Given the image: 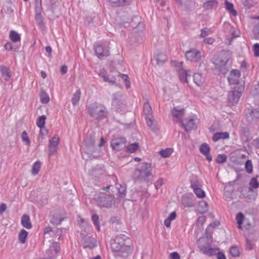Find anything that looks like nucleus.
I'll return each mask as SVG.
<instances>
[{
	"label": "nucleus",
	"mask_w": 259,
	"mask_h": 259,
	"mask_svg": "<svg viewBox=\"0 0 259 259\" xmlns=\"http://www.w3.org/2000/svg\"><path fill=\"white\" fill-rule=\"evenodd\" d=\"M128 239L124 235H119L113 240L111 244V249L116 258L126 257L131 251V248L127 244Z\"/></svg>",
	"instance_id": "f257e3e1"
},
{
	"label": "nucleus",
	"mask_w": 259,
	"mask_h": 259,
	"mask_svg": "<svg viewBox=\"0 0 259 259\" xmlns=\"http://www.w3.org/2000/svg\"><path fill=\"white\" fill-rule=\"evenodd\" d=\"M134 177L135 179L146 182L152 181L153 177L152 175L151 164L149 163H142L141 169L135 170Z\"/></svg>",
	"instance_id": "f03ea898"
},
{
	"label": "nucleus",
	"mask_w": 259,
	"mask_h": 259,
	"mask_svg": "<svg viewBox=\"0 0 259 259\" xmlns=\"http://www.w3.org/2000/svg\"><path fill=\"white\" fill-rule=\"evenodd\" d=\"M90 115L97 119H101L107 115L105 107L102 104L94 103L88 107Z\"/></svg>",
	"instance_id": "7ed1b4c3"
},
{
	"label": "nucleus",
	"mask_w": 259,
	"mask_h": 259,
	"mask_svg": "<svg viewBox=\"0 0 259 259\" xmlns=\"http://www.w3.org/2000/svg\"><path fill=\"white\" fill-rule=\"evenodd\" d=\"M243 90L244 87L243 85H238L234 88V91L229 93L228 101L231 105L236 104L238 102Z\"/></svg>",
	"instance_id": "20e7f679"
},
{
	"label": "nucleus",
	"mask_w": 259,
	"mask_h": 259,
	"mask_svg": "<svg viewBox=\"0 0 259 259\" xmlns=\"http://www.w3.org/2000/svg\"><path fill=\"white\" fill-rule=\"evenodd\" d=\"M126 139L123 137L116 138L111 141V146L113 150L119 151L125 147Z\"/></svg>",
	"instance_id": "39448f33"
},
{
	"label": "nucleus",
	"mask_w": 259,
	"mask_h": 259,
	"mask_svg": "<svg viewBox=\"0 0 259 259\" xmlns=\"http://www.w3.org/2000/svg\"><path fill=\"white\" fill-rule=\"evenodd\" d=\"M185 57L191 62H198L201 58V53L196 49H192L186 52Z\"/></svg>",
	"instance_id": "423d86ee"
},
{
	"label": "nucleus",
	"mask_w": 259,
	"mask_h": 259,
	"mask_svg": "<svg viewBox=\"0 0 259 259\" xmlns=\"http://www.w3.org/2000/svg\"><path fill=\"white\" fill-rule=\"evenodd\" d=\"M112 200H113L112 196L105 194H102L98 197L97 200L99 205L107 208L111 206Z\"/></svg>",
	"instance_id": "0eeeda50"
},
{
	"label": "nucleus",
	"mask_w": 259,
	"mask_h": 259,
	"mask_svg": "<svg viewBox=\"0 0 259 259\" xmlns=\"http://www.w3.org/2000/svg\"><path fill=\"white\" fill-rule=\"evenodd\" d=\"M60 250V245L58 243L55 242L52 243L50 245V248L46 251L48 259H54L56 257Z\"/></svg>",
	"instance_id": "6e6552de"
},
{
	"label": "nucleus",
	"mask_w": 259,
	"mask_h": 259,
	"mask_svg": "<svg viewBox=\"0 0 259 259\" xmlns=\"http://www.w3.org/2000/svg\"><path fill=\"white\" fill-rule=\"evenodd\" d=\"M171 114L175 122H182L184 115V109L178 107L174 108L171 110Z\"/></svg>",
	"instance_id": "1a4fd4ad"
},
{
	"label": "nucleus",
	"mask_w": 259,
	"mask_h": 259,
	"mask_svg": "<svg viewBox=\"0 0 259 259\" xmlns=\"http://www.w3.org/2000/svg\"><path fill=\"white\" fill-rule=\"evenodd\" d=\"M65 218V215L62 211H53L51 215L50 222L54 225H60Z\"/></svg>",
	"instance_id": "9d476101"
},
{
	"label": "nucleus",
	"mask_w": 259,
	"mask_h": 259,
	"mask_svg": "<svg viewBox=\"0 0 259 259\" xmlns=\"http://www.w3.org/2000/svg\"><path fill=\"white\" fill-rule=\"evenodd\" d=\"M241 76V72L238 69H233L231 71L228 77V80L230 84H237Z\"/></svg>",
	"instance_id": "9b49d317"
},
{
	"label": "nucleus",
	"mask_w": 259,
	"mask_h": 259,
	"mask_svg": "<svg viewBox=\"0 0 259 259\" xmlns=\"http://www.w3.org/2000/svg\"><path fill=\"white\" fill-rule=\"evenodd\" d=\"M191 187L197 197L202 198L205 196V193L201 189V185L198 181L191 182Z\"/></svg>",
	"instance_id": "f8f14e48"
},
{
	"label": "nucleus",
	"mask_w": 259,
	"mask_h": 259,
	"mask_svg": "<svg viewBox=\"0 0 259 259\" xmlns=\"http://www.w3.org/2000/svg\"><path fill=\"white\" fill-rule=\"evenodd\" d=\"M236 220L238 224V228L241 230L243 229L242 224L244 223L245 225L249 228L251 226V223L249 222L248 218L245 217L241 212L237 213Z\"/></svg>",
	"instance_id": "ddd939ff"
},
{
	"label": "nucleus",
	"mask_w": 259,
	"mask_h": 259,
	"mask_svg": "<svg viewBox=\"0 0 259 259\" xmlns=\"http://www.w3.org/2000/svg\"><path fill=\"white\" fill-rule=\"evenodd\" d=\"M59 142V138L58 136H55L49 141V149L50 156L55 153L58 149Z\"/></svg>",
	"instance_id": "4468645a"
},
{
	"label": "nucleus",
	"mask_w": 259,
	"mask_h": 259,
	"mask_svg": "<svg viewBox=\"0 0 259 259\" xmlns=\"http://www.w3.org/2000/svg\"><path fill=\"white\" fill-rule=\"evenodd\" d=\"M94 50L96 56L100 59L109 55V52L108 50H105L103 46L99 43L95 45Z\"/></svg>",
	"instance_id": "2eb2a0df"
},
{
	"label": "nucleus",
	"mask_w": 259,
	"mask_h": 259,
	"mask_svg": "<svg viewBox=\"0 0 259 259\" xmlns=\"http://www.w3.org/2000/svg\"><path fill=\"white\" fill-rule=\"evenodd\" d=\"M183 127L186 131H191L196 127V121L193 118H189L182 121Z\"/></svg>",
	"instance_id": "dca6fc26"
},
{
	"label": "nucleus",
	"mask_w": 259,
	"mask_h": 259,
	"mask_svg": "<svg viewBox=\"0 0 259 259\" xmlns=\"http://www.w3.org/2000/svg\"><path fill=\"white\" fill-rule=\"evenodd\" d=\"M210 150L209 146L206 143L201 144L199 148L200 152L205 156L206 159L208 161H211L212 160V156L209 154Z\"/></svg>",
	"instance_id": "f3484780"
},
{
	"label": "nucleus",
	"mask_w": 259,
	"mask_h": 259,
	"mask_svg": "<svg viewBox=\"0 0 259 259\" xmlns=\"http://www.w3.org/2000/svg\"><path fill=\"white\" fill-rule=\"evenodd\" d=\"M193 80L194 83L199 87H202L204 85L205 79L201 74L199 73H195L193 75Z\"/></svg>",
	"instance_id": "a211bd4d"
},
{
	"label": "nucleus",
	"mask_w": 259,
	"mask_h": 259,
	"mask_svg": "<svg viewBox=\"0 0 259 259\" xmlns=\"http://www.w3.org/2000/svg\"><path fill=\"white\" fill-rule=\"evenodd\" d=\"M201 251L203 254L211 256L217 254L218 249L210 246H205L201 248Z\"/></svg>",
	"instance_id": "6ab92c4d"
},
{
	"label": "nucleus",
	"mask_w": 259,
	"mask_h": 259,
	"mask_svg": "<svg viewBox=\"0 0 259 259\" xmlns=\"http://www.w3.org/2000/svg\"><path fill=\"white\" fill-rule=\"evenodd\" d=\"M0 71L3 77L6 81H8L11 77V73L9 69L4 65L0 66Z\"/></svg>",
	"instance_id": "aec40b11"
},
{
	"label": "nucleus",
	"mask_w": 259,
	"mask_h": 259,
	"mask_svg": "<svg viewBox=\"0 0 259 259\" xmlns=\"http://www.w3.org/2000/svg\"><path fill=\"white\" fill-rule=\"evenodd\" d=\"M21 224L23 227L27 229H30L32 228V225L30 221V218L28 215L24 214L21 218Z\"/></svg>",
	"instance_id": "412c9836"
},
{
	"label": "nucleus",
	"mask_w": 259,
	"mask_h": 259,
	"mask_svg": "<svg viewBox=\"0 0 259 259\" xmlns=\"http://www.w3.org/2000/svg\"><path fill=\"white\" fill-rule=\"evenodd\" d=\"M145 120L147 125L152 131H155L156 129V124L152 115L145 116Z\"/></svg>",
	"instance_id": "4be33fe9"
},
{
	"label": "nucleus",
	"mask_w": 259,
	"mask_h": 259,
	"mask_svg": "<svg viewBox=\"0 0 259 259\" xmlns=\"http://www.w3.org/2000/svg\"><path fill=\"white\" fill-rule=\"evenodd\" d=\"M218 4V2L216 0H210L204 3L203 7L206 10H210L216 8Z\"/></svg>",
	"instance_id": "5701e85b"
},
{
	"label": "nucleus",
	"mask_w": 259,
	"mask_h": 259,
	"mask_svg": "<svg viewBox=\"0 0 259 259\" xmlns=\"http://www.w3.org/2000/svg\"><path fill=\"white\" fill-rule=\"evenodd\" d=\"M99 76H101L105 82L112 84H114L116 82V78L114 76L110 77L109 75H106L104 70L100 73Z\"/></svg>",
	"instance_id": "b1692460"
},
{
	"label": "nucleus",
	"mask_w": 259,
	"mask_h": 259,
	"mask_svg": "<svg viewBox=\"0 0 259 259\" xmlns=\"http://www.w3.org/2000/svg\"><path fill=\"white\" fill-rule=\"evenodd\" d=\"M229 138V134L227 132L217 133L214 134L212 139L214 142H217L220 139H227Z\"/></svg>",
	"instance_id": "393cba45"
},
{
	"label": "nucleus",
	"mask_w": 259,
	"mask_h": 259,
	"mask_svg": "<svg viewBox=\"0 0 259 259\" xmlns=\"http://www.w3.org/2000/svg\"><path fill=\"white\" fill-rule=\"evenodd\" d=\"M174 152V149L172 148H167L165 149H162L159 152V155L163 158L169 157Z\"/></svg>",
	"instance_id": "a878e982"
},
{
	"label": "nucleus",
	"mask_w": 259,
	"mask_h": 259,
	"mask_svg": "<svg viewBox=\"0 0 259 259\" xmlns=\"http://www.w3.org/2000/svg\"><path fill=\"white\" fill-rule=\"evenodd\" d=\"M9 37L13 42H17L21 40V35L14 30L10 31Z\"/></svg>",
	"instance_id": "bb28decb"
},
{
	"label": "nucleus",
	"mask_w": 259,
	"mask_h": 259,
	"mask_svg": "<svg viewBox=\"0 0 259 259\" xmlns=\"http://www.w3.org/2000/svg\"><path fill=\"white\" fill-rule=\"evenodd\" d=\"M176 213L175 211L170 213L168 218L164 221V224L167 228H170L171 222L176 218Z\"/></svg>",
	"instance_id": "cd10ccee"
},
{
	"label": "nucleus",
	"mask_w": 259,
	"mask_h": 259,
	"mask_svg": "<svg viewBox=\"0 0 259 259\" xmlns=\"http://www.w3.org/2000/svg\"><path fill=\"white\" fill-rule=\"evenodd\" d=\"M179 74L180 79L182 82L186 83L188 82L187 77L189 74H188V72L186 70L183 69H181L179 70Z\"/></svg>",
	"instance_id": "c85d7f7f"
},
{
	"label": "nucleus",
	"mask_w": 259,
	"mask_h": 259,
	"mask_svg": "<svg viewBox=\"0 0 259 259\" xmlns=\"http://www.w3.org/2000/svg\"><path fill=\"white\" fill-rule=\"evenodd\" d=\"M46 116L41 115L38 117L36 121V125L39 128H44L46 123Z\"/></svg>",
	"instance_id": "c756f323"
},
{
	"label": "nucleus",
	"mask_w": 259,
	"mask_h": 259,
	"mask_svg": "<svg viewBox=\"0 0 259 259\" xmlns=\"http://www.w3.org/2000/svg\"><path fill=\"white\" fill-rule=\"evenodd\" d=\"M225 6L226 9L233 15L235 16L237 15V11L234 9V6L232 3L226 1L225 2Z\"/></svg>",
	"instance_id": "7c9ffc66"
},
{
	"label": "nucleus",
	"mask_w": 259,
	"mask_h": 259,
	"mask_svg": "<svg viewBox=\"0 0 259 259\" xmlns=\"http://www.w3.org/2000/svg\"><path fill=\"white\" fill-rule=\"evenodd\" d=\"M41 167V163L39 161H36L32 166L31 172L33 175H36L39 172Z\"/></svg>",
	"instance_id": "2f4dec72"
},
{
	"label": "nucleus",
	"mask_w": 259,
	"mask_h": 259,
	"mask_svg": "<svg viewBox=\"0 0 259 259\" xmlns=\"http://www.w3.org/2000/svg\"><path fill=\"white\" fill-rule=\"evenodd\" d=\"M28 235V232L22 229L19 233L18 238L20 243L24 244L26 241V239Z\"/></svg>",
	"instance_id": "473e14b6"
},
{
	"label": "nucleus",
	"mask_w": 259,
	"mask_h": 259,
	"mask_svg": "<svg viewBox=\"0 0 259 259\" xmlns=\"http://www.w3.org/2000/svg\"><path fill=\"white\" fill-rule=\"evenodd\" d=\"M81 92L79 90H77L73 94L72 98V103L73 105H76L79 102L80 98Z\"/></svg>",
	"instance_id": "72a5a7b5"
},
{
	"label": "nucleus",
	"mask_w": 259,
	"mask_h": 259,
	"mask_svg": "<svg viewBox=\"0 0 259 259\" xmlns=\"http://www.w3.org/2000/svg\"><path fill=\"white\" fill-rule=\"evenodd\" d=\"M143 112L146 116L152 115V108L149 103L146 102L144 104L143 106Z\"/></svg>",
	"instance_id": "f704fd0d"
},
{
	"label": "nucleus",
	"mask_w": 259,
	"mask_h": 259,
	"mask_svg": "<svg viewBox=\"0 0 259 259\" xmlns=\"http://www.w3.org/2000/svg\"><path fill=\"white\" fill-rule=\"evenodd\" d=\"M40 102L42 104H47L50 101V97L47 93L41 91L40 94Z\"/></svg>",
	"instance_id": "c9c22d12"
},
{
	"label": "nucleus",
	"mask_w": 259,
	"mask_h": 259,
	"mask_svg": "<svg viewBox=\"0 0 259 259\" xmlns=\"http://www.w3.org/2000/svg\"><path fill=\"white\" fill-rule=\"evenodd\" d=\"M230 253L234 257H238L240 255L239 249L236 246H233L230 248Z\"/></svg>",
	"instance_id": "e433bc0d"
},
{
	"label": "nucleus",
	"mask_w": 259,
	"mask_h": 259,
	"mask_svg": "<svg viewBox=\"0 0 259 259\" xmlns=\"http://www.w3.org/2000/svg\"><path fill=\"white\" fill-rule=\"evenodd\" d=\"M92 220L96 227L97 230L99 231L100 229V226L99 224V217L96 214H94L92 216Z\"/></svg>",
	"instance_id": "4c0bfd02"
},
{
	"label": "nucleus",
	"mask_w": 259,
	"mask_h": 259,
	"mask_svg": "<svg viewBox=\"0 0 259 259\" xmlns=\"http://www.w3.org/2000/svg\"><path fill=\"white\" fill-rule=\"evenodd\" d=\"M245 169L246 171L248 174H251L252 172L253 169H252V164L251 161L250 160H248L246 161L245 163Z\"/></svg>",
	"instance_id": "58836bf2"
},
{
	"label": "nucleus",
	"mask_w": 259,
	"mask_h": 259,
	"mask_svg": "<svg viewBox=\"0 0 259 259\" xmlns=\"http://www.w3.org/2000/svg\"><path fill=\"white\" fill-rule=\"evenodd\" d=\"M21 138L22 141L26 143V145L29 146L30 145V141L27 136L26 131H23L21 134Z\"/></svg>",
	"instance_id": "ea45409f"
},
{
	"label": "nucleus",
	"mask_w": 259,
	"mask_h": 259,
	"mask_svg": "<svg viewBox=\"0 0 259 259\" xmlns=\"http://www.w3.org/2000/svg\"><path fill=\"white\" fill-rule=\"evenodd\" d=\"M119 75L121 77V78L123 79V80L125 82V85L126 87L127 88H128L130 87V81L129 80L128 76L124 74H119Z\"/></svg>",
	"instance_id": "a19ab883"
},
{
	"label": "nucleus",
	"mask_w": 259,
	"mask_h": 259,
	"mask_svg": "<svg viewBox=\"0 0 259 259\" xmlns=\"http://www.w3.org/2000/svg\"><path fill=\"white\" fill-rule=\"evenodd\" d=\"M139 145L137 143H133L127 147V150L130 153L135 152L138 148Z\"/></svg>",
	"instance_id": "79ce46f5"
},
{
	"label": "nucleus",
	"mask_w": 259,
	"mask_h": 259,
	"mask_svg": "<svg viewBox=\"0 0 259 259\" xmlns=\"http://www.w3.org/2000/svg\"><path fill=\"white\" fill-rule=\"evenodd\" d=\"M250 187L251 189H255L258 187V183L255 178H253L250 182Z\"/></svg>",
	"instance_id": "37998d69"
},
{
	"label": "nucleus",
	"mask_w": 259,
	"mask_h": 259,
	"mask_svg": "<svg viewBox=\"0 0 259 259\" xmlns=\"http://www.w3.org/2000/svg\"><path fill=\"white\" fill-rule=\"evenodd\" d=\"M201 32L200 34V36L201 37H205L207 35L210 34L212 33V31L209 28H205L204 29H201Z\"/></svg>",
	"instance_id": "c03bdc74"
},
{
	"label": "nucleus",
	"mask_w": 259,
	"mask_h": 259,
	"mask_svg": "<svg viewBox=\"0 0 259 259\" xmlns=\"http://www.w3.org/2000/svg\"><path fill=\"white\" fill-rule=\"evenodd\" d=\"M227 160V156L225 154H219L216 159V161L218 163H222Z\"/></svg>",
	"instance_id": "a18cd8bd"
},
{
	"label": "nucleus",
	"mask_w": 259,
	"mask_h": 259,
	"mask_svg": "<svg viewBox=\"0 0 259 259\" xmlns=\"http://www.w3.org/2000/svg\"><path fill=\"white\" fill-rule=\"evenodd\" d=\"M199 207L202 210H207L208 209V206L205 201L202 200L199 203Z\"/></svg>",
	"instance_id": "49530a36"
},
{
	"label": "nucleus",
	"mask_w": 259,
	"mask_h": 259,
	"mask_svg": "<svg viewBox=\"0 0 259 259\" xmlns=\"http://www.w3.org/2000/svg\"><path fill=\"white\" fill-rule=\"evenodd\" d=\"M166 57L164 54H158L157 57V61L158 63H163L166 61Z\"/></svg>",
	"instance_id": "de8ad7c7"
},
{
	"label": "nucleus",
	"mask_w": 259,
	"mask_h": 259,
	"mask_svg": "<svg viewBox=\"0 0 259 259\" xmlns=\"http://www.w3.org/2000/svg\"><path fill=\"white\" fill-rule=\"evenodd\" d=\"M220 57H217L213 60V63L218 66H224L225 65L226 62H224L220 59Z\"/></svg>",
	"instance_id": "09e8293b"
},
{
	"label": "nucleus",
	"mask_w": 259,
	"mask_h": 259,
	"mask_svg": "<svg viewBox=\"0 0 259 259\" xmlns=\"http://www.w3.org/2000/svg\"><path fill=\"white\" fill-rule=\"evenodd\" d=\"M253 51L255 57H259V44L256 43L253 45Z\"/></svg>",
	"instance_id": "8fccbe9b"
},
{
	"label": "nucleus",
	"mask_w": 259,
	"mask_h": 259,
	"mask_svg": "<svg viewBox=\"0 0 259 259\" xmlns=\"http://www.w3.org/2000/svg\"><path fill=\"white\" fill-rule=\"evenodd\" d=\"M215 41V39L212 37H207L204 39L203 42L205 44L211 45Z\"/></svg>",
	"instance_id": "3c124183"
},
{
	"label": "nucleus",
	"mask_w": 259,
	"mask_h": 259,
	"mask_svg": "<svg viewBox=\"0 0 259 259\" xmlns=\"http://www.w3.org/2000/svg\"><path fill=\"white\" fill-rule=\"evenodd\" d=\"M169 257L170 259H180L179 254L176 252L171 253Z\"/></svg>",
	"instance_id": "603ef678"
},
{
	"label": "nucleus",
	"mask_w": 259,
	"mask_h": 259,
	"mask_svg": "<svg viewBox=\"0 0 259 259\" xmlns=\"http://www.w3.org/2000/svg\"><path fill=\"white\" fill-rule=\"evenodd\" d=\"M85 143L87 146H93L95 144V140L92 138L85 141Z\"/></svg>",
	"instance_id": "864d4df0"
},
{
	"label": "nucleus",
	"mask_w": 259,
	"mask_h": 259,
	"mask_svg": "<svg viewBox=\"0 0 259 259\" xmlns=\"http://www.w3.org/2000/svg\"><path fill=\"white\" fill-rule=\"evenodd\" d=\"M246 248L248 250H251L253 248V244L248 239H247L246 241Z\"/></svg>",
	"instance_id": "5fc2aeb1"
},
{
	"label": "nucleus",
	"mask_w": 259,
	"mask_h": 259,
	"mask_svg": "<svg viewBox=\"0 0 259 259\" xmlns=\"http://www.w3.org/2000/svg\"><path fill=\"white\" fill-rule=\"evenodd\" d=\"M220 224V223L219 221H214V222H213L212 223H211L209 226L208 227V228H207L206 230H207L209 228H214L218 226H219Z\"/></svg>",
	"instance_id": "6e6d98bb"
},
{
	"label": "nucleus",
	"mask_w": 259,
	"mask_h": 259,
	"mask_svg": "<svg viewBox=\"0 0 259 259\" xmlns=\"http://www.w3.org/2000/svg\"><path fill=\"white\" fill-rule=\"evenodd\" d=\"M198 223L201 225H202L206 221V218L204 216H200L198 218Z\"/></svg>",
	"instance_id": "4d7b16f0"
},
{
	"label": "nucleus",
	"mask_w": 259,
	"mask_h": 259,
	"mask_svg": "<svg viewBox=\"0 0 259 259\" xmlns=\"http://www.w3.org/2000/svg\"><path fill=\"white\" fill-rule=\"evenodd\" d=\"M5 49L7 51H11L13 50L12 45L11 42H7L4 46Z\"/></svg>",
	"instance_id": "13d9d810"
},
{
	"label": "nucleus",
	"mask_w": 259,
	"mask_h": 259,
	"mask_svg": "<svg viewBox=\"0 0 259 259\" xmlns=\"http://www.w3.org/2000/svg\"><path fill=\"white\" fill-rule=\"evenodd\" d=\"M96 246V244L94 242H90L89 244L84 245V248H93Z\"/></svg>",
	"instance_id": "bf43d9fd"
},
{
	"label": "nucleus",
	"mask_w": 259,
	"mask_h": 259,
	"mask_svg": "<svg viewBox=\"0 0 259 259\" xmlns=\"http://www.w3.org/2000/svg\"><path fill=\"white\" fill-rule=\"evenodd\" d=\"M163 180L162 179H158L155 184L156 188L157 189L158 187H160L162 185Z\"/></svg>",
	"instance_id": "052dcab7"
},
{
	"label": "nucleus",
	"mask_w": 259,
	"mask_h": 259,
	"mask_svg": "<svg viewBox=\"0 0 259 259\" xmlns=\"http://www.w3.org/2000/svg\"><path fill=\"white\" fill-rule=\"evenodd\" d=\"M67 67L66 65L62 66L61 69V72L62 74H65L67 72Z\"/></svg>",
	"instance_id": "680f3d73"
},
{
	"label": "nucleus",
	"mask_w": 259,
	"mask_h": 259,
	"mask_svg": "<svg viewBox=\"0 0 259 259\" xmlns=\"http://www.w3.org/2000/svg\"><path fill=\"white\" fill-rule=\"evenodd\" d=\"M217 258H218V259H226V256L224 255V254L221 253V252H219L218 254Z\"/></svg>",
	"instance_id": "e2e57ef3"
},
{
	"label": "nucleus",
	"mask_w": 259,
	"mask_h": 259,
	"mask_svg": "<svg viewBox=\"0 0 259 259\" xmlns=\"http://www.w3.org/2000/svg\"><path fill=\"white\" fill-rule=\"evenodd\" d=\"M47 134V131L44 128H40L39 134L42 135H46Z\"/></svg>",
	"instance_id": "0e129e2a"
},
{
	"label": "nucleus",
	"mask_w": 259,
	"mask_h": 259,
	"mask_svg": "<svg viewBox=\"0 0 259 259\" xmlns=\"http://www.w3.org/2000/svg\"><path fill=\"white\" fill-rule=\"evenodd\" d=\"M7 209V205L5 203H2L0 205V210H6Z\"/></svg>",
	"instance_id": "69168bd1"
},
{
	"label": "nucleus",
	"mask_w": 259,
	"mask_h": 259,
	"mask_svg": "<svg viewBox=\"0 0 259 259\" xmlns=\"http://www.w3.org/2000/svg\"><path fill=\"white\" fill-rule=\"evenodd\" d=\"M46 51L49 53V54H51V52H52V49L50 47V46H47L46 47Z\"/></svg>",
	"instance_id": "338daca9"
},
{
	"label": "nucleus",
	"mask_w": 259,
	"mask_h": 259,
	"mask_svg": "<svg viewBox=\"0 0 259 259\" xmlns=\"http://www.w3.org/2000/svg\"><path fill=\"white\" fill-rule=\"evenodd\" d=\"M104 139L103 138H101L100 139V143L99 144V146L101 147L104 143Z\"/></svg>",
	"instance_id": "774afa93"
}]
</instances>
